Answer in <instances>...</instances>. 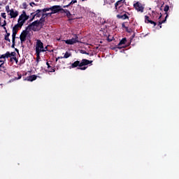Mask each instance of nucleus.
I'll use <instances>...</instances> for the list:
<instances>
[{
    "label": "nucleus",
    "instance_id": "41",
    "mask_svg": "<svg viewBox=\"0 0 179 179\" xmlns=\"http://www.w3.org/2000/svg\"><path fill=\"white\" fill-rule=\"evenodd\" d=\"M32 15H33V17L31 18V20H29V22H33V20H34V17H36L34 16V14Z\"/></svg>",
    "mask_w": 179,
    "mask_h": 179
},
{
    "label": "nucleus",
    "instance_id": "32",
    "mask_svg": "<svg viewBox=\"0 0 179 179\" xmlns=\"http://www.w3.org/2000/svg\"><path fill=\"white\" fill-rule=\"evenodd\" d=\"M26 62V59L24 58L22 59L20 61V65H23V64H24Z\"/></svg>",
    "mask_w": 179,
    "mask_h": 179
},
{
    "label": "nucleus",
    "instance_id": "52",
    "mask_svg": "<svg viewBox=\"0 0 179 179\" xmlns=\"http://www.w3.org/2000/svg\"><path fill=\"white\" fill-rule=\"evenodd\" d=\"M108 41L110 42V41H113V40L110 39V38H108Z\"/></svg>",
    "mask_w": 179,
    "mask_h": 179
},
{
    "label": "nucleus",
    "instance_id": "7",
    "mask_svg": "<svg viewBox=\"0 0 179 179\" xmlns=\"http://www.w3.org/2000/svg\"><path fill=\"white\" fill-rule=\"evenodd\" d=\"M124 2H125V0H119L115 3V10H116L117 13H120V9L124 6Z\"/></svg>",
    "mask_w": 179,
    "mask_h": 179
},
{
    "label": "nucleus",
    "instance_id": "39",
    "mask_svg": "<svg viewBox=\"0 0 179 179\" xmlns=\"http://www.w3.org/2000/svg\"><path fill=\"white\" fill-rule=\"evenodd\" d=\"M5 26H6V20L3 21V24L1 25V27H5Z\"/></svg>",
    "mask_w": 179,
    "mask_h": 179
},
{
    "label": "nucleus",
    "instance_id": "17",
    "mask_svg": "<svg viewBox=\"0 0 179 179\" xmlns=\"http://www.w3.org/2000/svg\"><path fill=\"white\" fill-rule=\"evenodd\" d=\"M36 79H37V76L32 75L28 76L27 78L24 79V80H27L28 82H33V80H36Z\"/></svg>",
    "mask_w": 179,
    "mask_h": 179
},
{
    "label": "nucleus",
    "instance_id": "15",
    "mask_svg": "<svg viewBox=\"0 0 179 179\" xmlns=\"http://www.w3.org/2000/svg\"><path fill=\"white\" fill-rule=\"evenodd\" d=\"M145 23H150V24H153L154 25V27L156 26L157 23L156 22L150 19L149 16L148 15H145Z\"/></svg>",
    "mask_w": 179,
    "mask_h": 179
},
{
    "label": "nucleus",
    "instance_id": "3",
    "mask_svg": "<svg viewBox=\"0 0 179 179\" xmlns=\"http://www.w3.org/2000/svg\"><path fill=\"white\" fill-rule=\"evenodd\" d=\"M50 10H52L51 13H43V15H48V16H51L52 15H54V13H58V12H62L63 8H61V6H53L50 7Z\"/></svg>",
    "mask_w": 179,
    "mask_h": 179
},
{
    "label": "nucleus",
    "instance_id": "53",
    "mask_svg": "<svg viewBox=\"0 0 179 179\" xmlns=\"http://www.w3.org/2000/svg\"><path fill=\"white\" fill-rule=\"evenodd\" d=\"M0 26H1V17H0Z\"/></svg>",
    "mask_w": 179,
    "mask_h": 179
},
{
    "label": "nucleus",
    "instance_id": "20",
    "mask_svg": "<svg viewBox=\"0 0 179 179\" xmlns=\"http://www.w3.org/2000/svg\"><path fill=\"white\" fill-rule=\"evenodd\" d=\"M0 62H1V64H5V62H6V56L5 54L1 55L0 56Z\"/></svg>",
    "mask_w": 179,
    "mask_h": 179
},
{
    "label": "nucleus",
    "instance_id": "12",
    "mask_svg": "<svg viewBox=\"0 0 179 179\" xmlns=\"http://www.w3.org/2000/svg\"><path fill=\"white\" fill-rule=\"evenodd\" d=\"M62 13H66V15L68 17L69 20H73V18H72V14L67 9L63 8V10H62Z\"/></svg>",
    "mask_w": 179,
    "mask_h": 179
},
{
    "label": "nucleus",
    "instance_id": "51",
    "mask_svg": "<svg viewBox=\"0 0 179 179\" xmlns=\"http://www.w3.org/2000/svg\"><path fill=\"white\" fill-rule=\"evenodd\" d=\"M155 15H156V13L152 11V16Z\"/></svg>",
    "mask_w": 179,
    "mask_h": 179
},
{
    "label": "nucleus",
    "instance_id": "34",
    "mask_svg": "<svg viewBox=\"0 0 179 179\" xmlns=\"http://www.w3.org/2000/svg\"><path fill=\"white\" fill-rule=\"evenodd\" d=\"M1 16L3 19H6V13H1Z\"/></svg>",
    "mask_w": 179,
    "mask_h": 179
},
{
    "label": "nucleus",
    "instance_id": "40",
    "mask_svg": "<svg viewBox=\"0 0 179 179\" xmlns=\"http://www.w3.org/2000/svg\"><path fill=\"white\" fill-rule=\"evenodd\" d=\"M122 29H125V27H127V26H125V22H123L122 24Z\"/></svg>",
    "mask_w": 179,
    "mask_h": 179
},
{
    "label": "nucleus",
    "instance_id": "4",
    "mask_svg": "<svg viewBox=\"0 0 179 179\" xmlns=\"http://www.w3.org/2000/svg\"><path fill=\"white\" fill-rule=\"evenodd\" d=\"M6 58H10V62H12L13 64V59H15V62L17 64L19 62L17 60V58L16 57V52H9L7 51L5 54Z\"/></svg>",
    "mask_w": 179,
    "mask_h": 179
},
{
    "label": "nucleus",
    "instance_id": "2",
    "mask_svg": "<svg viewBox=\"0 0 179 179\" xmlns=\"http://www.w3.org/2000/svg\"><path fill=\"white\" fill-rule=\"evenodd\" d=\"M23 26L20 25V24H15L13 28V34H12V45L11 48H15V45H16V38H19V37H16V34H17V31H19V29H22Z\"/></svg>",
    "mask_w": 179,
    "mask_h": 179
},
{
    "label": "nucleus",
    "instance_id": "25",
    "mask_svg": "<svg viewBox=\"0 0 179 179\" xmlns=\"http://www.w3.org/2000/svg\"><path fill=\"white\" fill-rule=\"evenodd\" d=\"M169 9H170V6L169 5H166L164 8L166 16H167V15H169V13H167V12H169Z\"/></svg>",
    "mask_w": 179,
    "mask_h": 179
},
{
    "label": "nucleus",
    "instance_id": "44",
    "mask_svg": "<svg viewBox=\"0 0 179 179\" xmlns=\"http://www.w3.org/2000/svg\"><path fill=\"white\" fill-rule=\"evenodd\" d=\"M115 1L111 0L110 3H108V5H111V3H114Z\"/></svg>",
    "mask_w": 179,
    "mask_h": 179
},
{
    "label": "nucleus",
    "instance_id": "28",
    "mask_svg": "<svg viewBox=\"0 0 179 179\" xmlns=\"http://www.w3.org/2000/svg\"><path fill=\"white\" fill-rule=\"evenodd\" d=\"M42 13H45V12H48L49 10H51V7L50 8H45L41 10Z\"/></svg>",
    "mask_w": 179,
    "mask_h": 179
},
{
    "label": "nucleus",
    "instance_id": "30",
    "mask_svg": "<svg viewBox=\"0 0 179 179\" xmlns=\"http://www.w3.org/2000/svg\"><path fill=\"white\" fill-rule=\"evenodd\" d=\"M125 30L127 33H132V29L127 27H125Z\"/></svg>",
    "mask_w": 179,
    "mask_h": 179
},
{
    "label": "nucleus",
    "instance_id": "27",
    "mask_svg": "<svg viewBox=\"0 0 179 179\" xmlns=\"http://www.w3.org/2000/svg\"><path fill=\"white\" fill-rule=\"evenodd\" d=\"M71 56H72L71 53L66 52V53L64 54V56L63 57V58H69V57H71Z\"/></svg>",
    "mask_w": 179,
    "mask_h": 179
},
{
    "label": "nucleus",
    "instance_id": "1",
    "mask_svg": "<svg viewBox=\"0 0 179 179\" xmlns=\"http://www.w3.org/2000/svg\"><path fill=\"white\" fill-rule=\"evenodd\" d=\"M48 16V14H42V17L38 20H36L27 27L26 30H33V31H40L44 26V22H45V17Z\"/></svg>",
    "mask_w": 179,
    "mask_h": 179
},
{
    "label": "nucleus",
    "instance_id": "19",
    "mask_svg": "<svg viewBox=\"0 0 179 179\" xmlns=\"http://www.w3.org/2000/svg\"><path fill=\"white\" fill-rule=\"evenodd\" d=\"M167 17H169V14H166L164 20H163L162 21H159L158 26L159 27V29H162V24H163V23H166V20H167Z\"/></svg>",
    "mask_w": 179,
    "mask_h": 179
},
{
    "label": "nucleus",
    "instance_id": "16",
    "mask_svg": "<svg viewBox=\"0 0 179 179\" xmlns=\"http://www.w3.org/2000/svg\"><path fill=\"white\" fill-rule=\"evenodd\" d=\"M43 11L41 10H36V11L34 13H31V15H34L35 17H40L41 16H43Z\"/></svg>",
    "mask_w": 179,
    "mask_h": 179
},
{
    "label": "nucleus",
    "instance_id": "9",
    "mask_svg": "<svg viewBox=\"0 0 179 179\" xmlns=\"http://www.w3.org/2000/svg\"><path fill=\"white\" fill-rule=\"evenodd\" d=\"M134 7L135 8L136 10H138V12H143V6H142V3H139V1L134 3Z\"/></svg>",
    "mask_w": 179,
    "mask_h": 179
},
{
    "label": "nucleus",
    "instance_id": "26",
    "mask_svg": "<svg viewBox=\"0 0 179 179\" xmlns=\"http://www.w3.org/2000/svg\"><path fill=\"white\" fill-rule=\"evenodd\" d=\"M20 16L21 17H23V16L25 17V18L28 17V19L30 17L29 15H27V14H26V11L24 10H22V13L20 15Z\"/></svg>",
    "mask_w": 179,
    "mask_h": 179
},
{
    "label": "nucleus",
    "instance_id": "13",
    "mask_svg": "<svg viewBox=\"0 0 179 179\" xmlns=\"http://www.w3.org/2000/svg\"><path fill=\"white\" fill-rule=\"evenodd\" d=\"M116 17L117 19H122V20L129 19V17H128V15H127V13H124V14L121 13L120 14L117 15Z\"/></svg>",
    "mask_w": 179,
    "mask_h": 179
},
{
    "label": "nucleus",
    "instance_id": "42",
    "mask_svg": "<svg viewBox=\"0 0 179 179\" xmlns=\"http://www.w3.org/2000/svg\"><path fill=\"white\" fill-rule=\"evenodd\" d=\"M62 58H64V57H58L56 58V62L58 61V59H62Z\"/></svg>",
    "mask_w": 179,
    "mask_h": 179
},
{
    "label": "nucleus",
    "instance_id": "14",
    "mask_svg": "<svg viewBox=\"0 0 179 179\" xmlns=\"http://www.w3.org/2000/svg\"><path fill=\"white\" fill-rule=\"evenodd\" d=\"M93 61L87 60L86 59H82L80 62V66H86V65H90V64H92Z\"/></svg>",
    "mask_w": 179,
    "mask_h": 179
},
{
    "label": "nucleus",
    "instance_id": "33",
    "mask_svg": "<svg viewBox=\"0 0 179 179\" xmlns=\"http://www.w3.org/2000/svg\"><path fill=\"white\" fill-rule=\"evenodd\" d=\"M78 1L77 0H72L69 4L71 5H73V3H77Z\"/></svg>",
    "mask_w": 179,
    "mask_h": 179
},
{
    "label": "nucleus",
    "instance_id": "18",
    "mask_svg": "<svg viewBox=\"0 0 179 179\" xmlns=\"http://www.w3.org/2000/svg\"><path fill=\"white\" fill-rule=\"evenodd\" d=\"M78 66H80V62L77 60L71 64L70 69H71V68H78Z\"/></svg>",
    "mask_w": 179,
    "mask_h": 179
},
{
    "label": "nucleus",
    "instance_id": "46",
    "mask_svg": "<svg viewBox=\"0 0 179 179\" xmlns=\"http://www.w3.org/2000/svg\"><path fill=\"white\" fill-rule=\"evenodd\" d=\"M48 46L43 48V50H45V51H48Z\"/></svg>",
    "mask_w": 179,
    "mask_h": 179
},
{
    "label": "nucleus",
    "instance_id": "8",
    "mask_svg": "<svg viewBox=\"0 0 179 179\" xmlns=\"http://www.w3.org/2000/svg\"><path fill=\"white\" fill-rule=\"evenodd\" d=\"M28 29H25L22 31L20 36V40L21 41V44H23L24 41H26V38H27V34H29V31H27Z\"/></svg>",
    "mask_w": 179,
    "mask_h": 179
},
{
    "label": "nucleus",
    "instance_id": "21",
    "mask_svg": "<svg viewBox=\"0 0 179 179\" xmlns=\"http://www.w3.org/2000/svg\"><path fill=\"white\" fill-rule=\"evenodd\" d=\"M0 71L1 72H6V67H5V63H1L0 64Z\"/></svg>",
    "mask_w": 179,
    "mask_h": 179
},
{
    "label": "nucleus",
    "instance_id": "36",
    "mask_svg": "<svg viewBox=\"0 0 179 179\" xmlns=\"http://www.w3.org/2000/svg\"><path fill=\"white\" fill-rule=\"evenodd\" d=\"M6 10L7 13H9V12H10V10L9 9V6H6Z\"/></svg>",
    "mask_w": 179,
    "mask_h": 179
},
{
    "label": "nucleus",
    "instance_id": "10",
    "mask_svg": "<svg viewBox=\"0 0 179 179\" xmlns=\"http://www.w3.org/2000/svg\"><path fill=\"white\" fill-rule=\"evenodd\" d=\"M26 20H29V18L24 16L21 17V15L19 16L18 20H17V24H20L21 26H23L24 23H26Z\"/></svg>",
    "mask_w": 179,
    "mask_h": 179
},
{
    "label": "nucleus",
    "instance_id": "50",
    "mask_svg": "<svg viewBox=\"0 0 179 179\" xmlns=\"http://www.w3.org/2000/svg\"><path fill=\"white\" fill-rule=\"evenodd\" d=\"M15 51H16L17 52H19V50H18L17 48H15Z\"/></svg>",
    "mask_w": 179,
    "mask_h": 179
},
{
    "label": "nucleus",
    "instance_id": "31",
    "mask_svg": "<svg viewBox=\"0 0 179 179\" xmlns=\"http://www.w3.org/2000/svg\"><path fill=\"white\" fill-rule=\"evenodd\" d=\"M22 8H23V9H27V3L24 2L22 3Z\"/></svg>",
    "mask_w": 179,
    "mask_h": 179
},
{
    "label": "nucleus",
    "instance_id": "23",
    "mask_svg": "<svg viewBox=\"0 0 179 179\" xmlns=\"http://www.w3.org/2000/svg\"><path fill=\"white\" fill-rule=\"evenodd\" d=\"M36 65H38V62H40V60L41 59V57H40V52H36Z\"/></svg>",
    "mask_w": 179,
    "mask_h": 179
},
{
    "label": "nucleus",
    "instance_id": "35",
    "mask_svg": "<svg viewBox=\"0 0 179 179\" xmlns=\"http://www.w3.org/2000/svg\"><path fill=\"white\" fill-rule=\"evenodd\" d=\"M87 69V67L86 66H84V67L80 66V68H78V69H80V71H86Z\"/></svg>",
    "mask_w": 179,
    "mask_h": 179
},
{
    "label": "nucleus",
    "instance_id": "11",
    "mask_svg": "<svg viewBox=\"0 0 179 179\" xmlns=\"http://www.w3.org/2000/svg\"><path fill=\"white\" fill-rule=\"evenodd\" d=\"M10 19H15L16 17H17V16H19V12L17 10H13V8H12L10 10Z\"/></svg>",
    "mask_w": 179,
    "mask_h": 179
},
{
    "label": "nucleus",
    "instance_id": "48",
    "mask_svg": "<svg viewBox=\"0 0 179 179\" xmlns=\"http://www.w3.org/2000/svg\"><path fill=\"white\" fill-rule=\"evenodd\" d=\"M3 27V29L5 30L6 33H8V29H6V27Z\"/></svg>",
    "mask_w": 179,
    "mask_h": 179
},
{
    "label": "nucleus",
    "instance_id": "45",
    "mask_svg": "<svg viewBox=\"0 0 179 179\" xmlns=\"http://www.w3.org/2000/svg\"><path fill=\"white\" fill-rule=\"evenodd\" d=\"M69 6H71V4H68V5H66V6H63V8H69Z\"/></svg>",
    "mask_w": 179,
    "mask_h": 179
},
{
    "label": "nucleus",
    "instance_id": "37",
    "mask_svg": "<svg viewBox=\"0 0 179 179\" xmlns=\"http://www.w3.org/2000/svg\"><path fill=\"white\" fill-rule=\"evenodd\" d=\"M81 54H85L86 55H89V52H86V50H81Z\"/></svg>",
    "mask_w": 179,
    "mask_h": 179
},
{
    "label": "nucleus",
    "instance_id": "24",
    "mask_svg": "<svg viewBox=\"0 0 179 179\" xmlns=\"http://www.w3.org/2000/svg\"><path fill=\"white\" fill-rule=\"evenodd\" d=\"M10 36V33L7 32L6 34L4 36V40L6 41H8V43H10V39L9 38V36Z\"/></svg>",
    "mask_w": 179,
    "mask_h": 179
},
{
    "label": "nucleus",
    "instance_id": "38",
    "mask_svg": "<svg viewBox=\"0 0 179 179\" xmlns=\"http://www.w3.org/2000/svg\"><path fill=\"white\" fill-rule=\"evenodd\" d=\"M46 65L48 66V69H50V68H51V66L50 65V63H48V62H46Z\"/></svg>",
    "mask_w": 179,
    "mask_h": 179
},
{
    "label": "nucleus",
    "instance_id": "22",
    "mask_svg": "<svg viewBox=\"0 0 179 179\" xmlns=\"http://www.w3.org/2000/svg\"><path fill=\"white\" fill-rule=\"evenodd\" d=\"M127 43V38H123L119 43L118 44V47L119 48H121V47H120V45H122L124 44H125Z\"/></svg>",
    "mask_w": 179,
    "mask_h": 179
},
{
    "label": "nucleus",
    "instance_id": "47",
    "mask_svg": "<svg viewBox=\"0 0 179 179\" xmlns=\"http://www.w3.org/2000/svg\"><path fill=\"white\" fill-rule=\"evenodd\" d=\"M162 16H163V15L162 13H160L159 17H158L159 20H160V19H162Z\"/></svg>",
    "mask_w": 179,
    "mask_h": 179
},
{
    "label": "nucleus",
    "instance_id": "29",
    "mask_svg": "<svg viewBox=\"0 0 179 179\" xmlns=\"http://www.w3.org/2000/svg\"><path fill=\"white\" fill-rule=\"evenodd\" d=\"M49 69V72H55V68L52 66H50Z\"/></svg>",
    "mask_w": 179,
    "mask_h": 179
},
{
    "label": "nucleus",
    "instance_id": "43",
    "mask_svg": "<svg viewBox=\"0 0 179 179\" xmlns=\"http://www.w3.org/2000/svg\"><path fill=\"white\" fill-rule=\"evenodd\" d=\"M18 78H17V80L22 79V74L17 73Z\"/></svg>",
    "mask_w": 179,
    "mask_h": 179
},
{
    "label": "nucleus",
    "instance_id": "49",
    "mask_svg": "<svg viewBox=\"0 0 179 179\" xmlns=\"http://www.w3.org/2000/svg\"><path fill=\"white\" fill-rule=\"evenodd\" d=\"M30 5H31V6H33L32 5H36V3H35L34 2H32V3H30Z\"/></svg>",
    "mask_w": 179,
    "mask_h": 179
},
{
    "label": "nucleus",
    "instance_id": "5",
    "mask_svg": "<svg viewBox=\"0 0 179 179\" xmlns=\"http://www.w3.org/2000/svg\"><path fill=\"white\" fill-rule=\"evenodd\" d=\"M36 52H45V50H44V43H43L41 40L36 41Z\"/></svg>",
    "mask_w": 179,
    "mask_h": 179
},
{
    "label": "nucleus",
    "instance_id": "6",
    "mask_svg": "<svg viewBox=\"0 0 179 179\" xmlns=\"http://www.w3.org/2000/svg\"><path fill=\"white\" fill-rule=\"evenodd\" d=\"M64 41L66 44H69V45H73V44H76V43H79V37L78 36V35H74V38L66 40Z\"/></svg>",
    "mask_w": 179,
    "mask_h": 179
}]
</instances>
